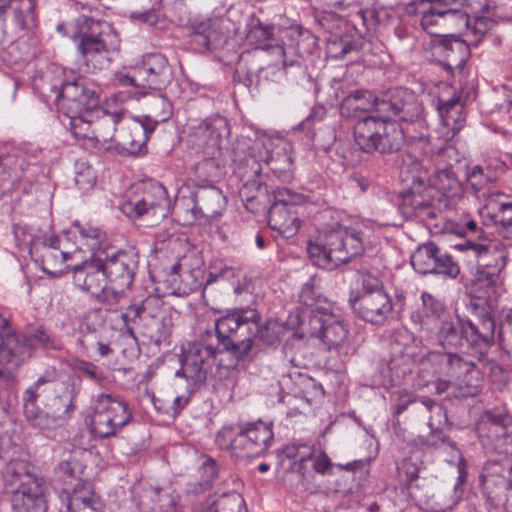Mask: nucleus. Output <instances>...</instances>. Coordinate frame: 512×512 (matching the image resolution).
<instances>
[{
	"label": "nucleus",
	"instance_id": "nucleus-9",
	"mask_svg": "<svg viewBox=\"0 0 512 512\" xmlns=\"http://www.w3.org/2000/svg\"><path fill=\"white\" fill-rule=\"evenodd\" d=\"M390 116H366L354 125V139L366 153L391 154L400 150L404 143V132Z\"/></svg>",
	"mask_w": 512,
	"mask_h": 512
},
{
	"label": "nucleus",
	"instance_id": "nucleus-35",
	"mask_svg": "<svg viewBox=\"0 0 512 512\" xmlns=\"http://www.w3.org/2000/svg\"><path fill=\"white\" fill-rule=\"evenodd\" d=\"M445 304L436 296L428 292L421 293V307L411 313V321L423 329L432 321L447 318Z\"/></svg>",
	"mask_w": 512,
	"mask_h": 512
},
{
	"label": "nucleus",
	"instance_id": "nucleus-37",
	"mask_svg": "<svg viewBox=\"0 0 512 512\" xmlns=\"http://www.w3.org/2000/svg\"><path fill=\"white\" fill-rule=\"evenodd\" d=\"M438 111L443 124L450 128L453 133L461 130L465 121L464 117V103L460 96L454 94L449 98L443 96L438 99Z\"/></svg>",
	"mask_w": 512,
	"mask_h": 512
},
{
	"label": "nucleus",
	"instance_id": "nucleus-24",
	"mask_svg": "<svg viewBox=\"0 0 512 512\" xmlns=\"http://www.w3.org/2000/svg\"><path fill=\"white\" fill-rule=\"evenodd\" d=\"M137 74L143 87L155 90L167 87L173 79L172 67L161 53H150L143 56L141 64L137 67Z\"/></svg>",
	"mask_w": 512,
	"mask_h": 512
},
{
	"label": "nucleus",
	"instance_id": "nucleus-36",
	"mask_svg": "<svg viewBox=\"0 0 512 512\" xmlns=\"http://www.w3.org/2000/svg\"><path fill=\"white\" fill-rule=\"evenodd\" d=\"M101 116H96L93 123V140L100 143L106 149L109 144H115L122 112H105L99 108Z\"/></svg>",
	"mask_w": 512,
	"mask_h": 512
},
{
	"label": "nucleus",
	"instance_id": "nucleus-39",
	"mask_svg": "<svg viewBox=\"0 0 512 512\" xmlns=\"http://www.w3.org/2000/svg\"><path fill=\"white\" fill-rule=\"evenodd\" d=\"M146 500L152 512H177L179 495L170 489L150 487L145 490L141 504H146Z\"/></svg>",
	"mask_w": 512,
	"mask_h": 512
},
{
	"label": "nucleus",
	"instance_id": "nucleus-23",
	"mask_svg": "<svg viewBox=\"0 0 512 512\" xmlns=\"http://www.w3.org/2000/svg\"><path fill=\"white\" fill-rule=\"evenodd\" d=\"M138 254L134 251H118L103 261L108 281L120 290L129 289L138 268Z\"/></svg>",
	"mask_w": 512,
	"mask_h": 512
},
{
	"label": "nucleus",
	"instance_id": "nucleus-48",
	"mask_svg": "<svg viewBox=\"0 0 512 512\" xmlns=\"http://www.w3.org/2000/svg\"><path fill=\"white\" fill-rule=\"evenodd\" d=\"M433 258L435 268L431 274H440L451 279H455L459 275L460 267L458 263L453 260L451 255L442 251L437 245Z\"/></svg>",
	"mask_w": 512,
	"mask_h": 512
},
{
	"label": "nucleus",
	"instance_id": "nucleus-50",
	"mask_svg": "<svg viewBox=\"0 0 512 512\" xmlns=\"http://www.w3.org/2000/svg\"><path fill=\"white\" fill-rule=\"evenodd\" d=\"M495 180V173L480 165L474 166L467 175L468 183L476 192L484 189L489 183H492Z\"/></svg>",
	"mask_w": 512,
	"mask_h": 512
},
{
	"label": "nucleus",
	"instance_id": "nucleus-18",
	"mask_svg": "<svg viewBox=\"0 0 512 512\" xmlns=\"http://www.w3.org/2000/svg\"><path fill=\"white\" fill-rule=\"evenodd\" d=\"M37 170L36 164L21 150L0 154V194L13 189L21 181L32 183Z\"/></svg>",
	"mask_w": 512,
	"mask_h": 512
},
{
	"label": "nucleus",
	"instance_id": "nucleus-54",
	"mask_svg": "<svg viewBox=\"0 0 512 512\" xmlns=\"http://www.w3.org/2000/svg\"><path fill=\"white\" fill-rule=\"evenodd\" d=\"M72 368L75 372L80 373L82 376L95 382H102L105 380V376L100 367L92 362L75 359L72 362Z\"/></svg>",
	"mask_w": 512,
	"mask_h": 512
},
{
	"label": "nucleus",
	"instance_id": "nucleus-10",
	"mask_svg": "<svg viewBox=\"0 0 512 512\" xmlns=\"http://www.w3.org/2000/svg\"><path fill=\"white\" fill-rule=\"evenodd\" d=\"M287 325L296 329L295 334L303 339L307 335L321 339L329 347L339 346L347 338L345 325L324 308H316L307 315L306 312L292 311Z\"/></svg>",
	"mask_w": 512,
	"mask_h": 512
},
{
	"label": "nucleus",
	"instance_id": "nucleus-17",
	"mask_svg": "<svg viewBox=\"0 0 512 512\" xmlns=\"http://www.w3.org/2000/svg\"><path fill=\"white\" fill-rule=\"evenodd\" d=\"M273 194L274 201L268 212V224L283 237L290 238L300 228L295 195L287 188H278Z\"/></svg>",
	"mask_w": 512,
	"mask_h": 512
},
{
	"label": "nucleus",
	"instance_id": "nucleus-16",
	"mask_svg": "<svg viewBox=\"0 0 512 512\" xmlns=\"http://www.w3.org/2000/svg\"><path fill=\"white\" fill-rule=\"evenodd\" d=\"M225 206V197L220 189L215 186L201 188L193 198H181L175 203V212L183 215L185 223H192L201 217H214Z\"/></svg>",
	"mask_w": 512,
	"mask_h": 512
},
{
	"label": "nucleus",
	"instance_id": "nucleus-40",
	"mask_svg": "<svg viewBox=\"0 0 512 512\" xmlns=\"http://www.w3.org/2000/svg\"><path fill=\"white\" fill-rule=\"evenodd\" d=\"M269 166L270 170L281 180L288 181L293 177V158L289 152V145L282 143V146L275 153L262 159Z\"/></svg>",
	"mask_w": 512,
	"mask_h": 512
},
{
	"label": "nucleus",
	"instance_id": "nucleus-8",
	"mask_svg": "<svg viewBox=\"0 0 512 512\" xmlns=\"http://www.w3.org/2000/svg\"><path fill=\"white\" fill-rule=\"evenodd\" d=\"M52 381L48 376H40L23 393V406L26 419L35 427L40 429H54L64 425L74 411L76 391L66 389L62 394L50 399L45 409L38 408L36 402L41 393L45 392V385Z\"/></svg>",
	"mask_w": 512,
	"mask_h": 512
},
{
	"label": "nucleus",
	"instance_id": "nucleus-56",
	"mask_svg": "<svg viewBox=\"0 0 512 512\" xmlns=\"http://www.w3.org/2000/svg\"><path fill=\"white\" fill-rule=\"evenodd\" d=\"M79 233L84 241L92 251L100 249L102 241L105 240L106 234L97 227L90 225H83L79 227Z\"/></svg>",
	"mask_w": 512,
	"mask_h": 512
},
{
	"label": "nucleus",
	"instance_id": "nucleus-1",
	"mask_svg": "<svg viewBox=\"0 0 512 512\" xmlns=\"http://www.w3.org/2000/svg\"><path fill=\"white\" fill-rule=\"evenodd\" d=\"M260 314L253 308H236L216 320L215 332L207 330L200 341L189 345L182 361V367L176 371V377L187 381L189 395L200 387L208 377L223 378L229 373L228 367L213 363L217 354L230 353L236 360H243L252 350L255 338L267 345L280 341L285 332L283 324L270 319L260 325Z\"/></svg>",
	"mask_w": 512,
	"mask_h": 512
},
{
	"label": "nucleus",
	"instance_id": "nucleus-64",
	"mask_svg": "<svg viewBox=\"0 0 512 512\" xmlns=\"http://www.w3.org/2000/svg\"><path fill=\"white\" fill-rule=\"evenodd\" d=\"M202 484L209 485L218 474L216 462L212 458H207L199 468Z\"/></svg>",
	"mask_w": 512,
	"mask_h": 512
},
{
	"label": "nucleus",
	"instance_id": "nucleus-32",
	"mask_svg": "<svg viewBox=\"0 0 512 512\" xmlns=\"http://www.w3.org/2000/svg\"><path fill=\"white\" fill-rule=\"evenodd\" d=\"M150 204V215L152 225L167 217L170 201L165 187L156 181H148L137 185L134 188Z\"/></svg>",
	"mask_w": 512,
	"mask_h": 512
},
{
	"label": "nucleus",
	"instance_id": "nucleus-53",
	"mask_svg": "<svg viewBox=\"0 0 512 512\" xmlns=\"http://www.w3.org/2000/svg\"><path fill=\"white\" fill-rule=\"evenodd\" d=\"M75 183L83 191L90 190L96 182V173L87 162H78L76 164Z\"/></svg>",
	"mask_w": 512,
	"mask_h": 512
},
{
	"label": "nucleus",
	"instance_id": "nucleus-44",
	"mask_svg": "<svg viewBox=\"0 0 512 512\" xmlns=\"http://www.w3.org/2000/svg\"><path fill=\"white\" fill-rule=\"evenodd\" d=\"M243 429L251 438L255 452L258 455L265 453L274 437L272 424L258 421L246 424Z\"/></svg>",
	"mask_w": 512,
	"mask_h": 512
},
{
	"label": "nucleus",
	"instance_id": "nucleus-6",
	"mask_svg": "<svg viewBox=\"0 0 512 512\" xmlns=\"http://www.w3.org/2000/svg\"><path fill=\"white\" fill-rule=\"evenodd\" d=\"M418 374L425 381L436 377L453 379L459 385L461 397L477 395L482 381L477 359L464 358L456 352L427 353L419 360Z\"/></svg>",
	"mask_w": 512,
	"mask_h": 512
},
{
	"label": "nucleus",
	"instance_id": "nucleus-15",
	"mask_svg": "<svg viewBox=\"0 0 512 512\" xmlns=\"http://www.w3.org/2000/svg\"><path fill=\"white\" fill-rule=\"evenodd\" d=\"M495 22L486 16L470 18L462 7L444 9V38H456L454 33H460L468 45L477 47Z\"/></svg>",
	"mask_w": 512,
	"mask_h": 512
},
{
	"label": "nucleus",
	"instance_id": "nucleus-60",
	"mask_svg": "<svg viewBox=\"0 0 512 512\" xmlns=\"http://www.w3.org/2000/svg\"><path fill=\"white\" fill-rule=\"evenodd\" d=\"M357 49L358 46L356 43L349 39H340L339 41L333 42L330 46V51L336 59H342L347 54Z\"/></svg>",
	"mask_w": 512,
	"mask_h": 512
},
{
	"label": "nucleus",
	"instance_id": "nucleus-33",
	"mask_svg": "<svg viewBox=\"0 0 512 512\" xmlns=\"http://www.w3.org/2000/svg\"><path fill=\"white\" fill-rule=\"evenodd\" d=\"M216 442L221 447L229 448L232 456L237 459H249L259 456L252 447L253 442H251V438L243 428L238 432H234V429L231 427L223 428L218 432Z\"/></svg>",
	"mask_w": 512,
	"mask_h": 512
},
{
	"label": "nucleus",
	"instance_id": "nucleus-27",
	"mask_svg": "<svg viewBox=\"0 0 512 512\" xmlns=\"http://www.w3.org/2000/svg\"><path fill=\"white\" fill-rule=\"evenodd\" d=\"M73 281L80 289L94 296L99 295L108 281L103 261L97 259L75 265L73 267Z\"/></svg>",
	"mask_w": 512,
	"mask_h": 512
},
{
	"label": "nucleus",
	"instance_id": "nucleus-12",
	"mask_svg": "<svg viewBox=\"0 0 512 512\" xmlns=\"http://www.w3.org/2000/svg\"><path fill=\"white\" fill-rule=\"evenodd\" d=\"M455 248L470 249L478 257V267L473 279L474 285L479 288H491L497 284L508 257L505 246L500 241H489L486 244L466 241L463 244H457Z\"/></svg>",
	"mask_w": 512,
	"mask_h": 512
},
{
	"label": "nucleus",
	"instance_id": "nucleus-34",
	"mask_svg": "<svg viewBox=\"0 0 512 512\" xmlns=\"http://www.w3.org/2000/svg\"><path fill=\"white\" fill-rule=\"evenodd\" d=\"M12 10V22L20 29H31L36 25L35 0H0V17Z\"/></svg>",
	"mask_w": 512,
	"mask_h": 512
},
{
	"label": "nucleus",
	"instance_id": "nucleus-59",
	"mask_svg": "<svg viewBox=\"0 0 512 512\" xmlns=\"http://www.w3.org/2000/svg\"><path fill=\"white\" fill-rule=\"evenodd\" d=\"M283 452L287 458L300 462V471L304 468L303 465L307 459H310L312 456V451L307 445H289Z\"/></svg>",
	"mask_w": 512,
	"mask_h": 512
},
{
	"label": "nucleus",
	"instance_id": "nucleus-43",
	"mask_svg": "<svg viewBox=\"0 0 512 512\" xmlns=\"http://www.w3.org/2000/svg\"><path fill=\"white\" fill-rule=\"evenodd\" d=\"M120 209L124 215L131 220L144 219L152 225V216L150 215V204L135 189L127 196V199L121 204Z\"/></svg>",
	"mask_w": 512,
	"mask_h": 512
},
{
	"label": "nucleus",
	"instance_id": "nucleus-30",
	"mask_svg": "<svg viewBox=\"0 0 512 512\" xmlns=\"http://www.w3.org/2000/svg\"><path fill=\"white\" fill-rule=\"evenodd\" d=\"M167 312L170 311L164 307L163 301L160 298L148 296L140 303L129 306L122 315V318L127 326V331L132 334L133 329L129 326V323L137 324L141 327L157 319L158 315H163Z\"/></svg>",
	"mask_w": 512,
	"mask_h": 512
},
{
	"label": "nucleus",
	"instance_id": "nucleus-55",
	"mask_svg": "<svg viewBox=\"0 0 512 512\" xmlns=\"http://www.w3.org/2000/svg\"><path fill=\"white\" fill-rule=\"evenodd\" d=\"M273 35V27L258 23L250 28L247 33V40L251 45L259 48H266L264 42L269 40Z\"/></svg>",
	"mask_w": 512,
	"mask_h": 512
},
{
	"label": "nucleus",
	"instance_id": "nucleus-21",
	"mask_svg": "<svg viewBox=\"0 0 512 512\" xmlns=\"http://www.w3.org/2000/svg\"><path fill=\"white\" fill-rule=\"evenodd\" d=\"M353 312L362 320L381 325L392 313L393 304L385 291L376 293H357L349 299Z\"/></svg>",
	"mask_w": 512,
	"mask_h": 512
},
{
	"label": "nucleus",
	"instance_id": "nucleus-31",
	"mask_svg": "<svg viewBox=\"0 0 512 512\" xmlns=\"http://www.w3.org/2000/svg\"><path fill=\"white\" fill-rule=\"evenodd\" d=\"M82 472L83 468L77 460L60 462L54 469L55 489L61 490L68 497L81 493L84 487Z\"/></svg>",
	"mask_w": 512,
	"mask_h": 512
},
{
	"label": "nucleus",
	"instance_id": "nucleus-13",
	"mask_svg": "<svg viewBox=\"0 0 512 512\" xmlns=\"http://www.w3.org/2000/svg\"><path fill=\"white\" fill-rule=\"evenodd\" d=\"M512 419L504 408L486 410L480 418L478 433L487 451L502 459L512 454Z\"/></svg>",
	"mask_w": 512,
	"mask_h": 512
},
{
	"label": "nucleus",
	"instance_id": "nucleus-38",
	"mask_svg": "<svg viewBox=\"0 0 512 512\" xmlns=\"http://www.w3.org/2000/svg\"><path fill=\"white\" fill-rule=\"evenodd\" d=\"M470 47H473V45H468L467 40L457 38H442L438 45V49L445 57L446 66L449 69L459 70L464 67L467 61Z\"/></svg>",
	"mask_w": 512,
	"mask_h": 512
},
{
	"label": "nucleus",
	"instance_id": "nucleus-46",
	"mask_svg": "<svg viewBox=\"0 0 512 512\" xmlns=\"http://www.w3.org/2000/svg\"><path fill=\"white\" fill-rule=\"evenodd\" d=\"M436 253V244L427 242L418 246L411 256V265L416 272L420 274H430L435 268L434 256Z\"/></svg>",
	"mask_w": 512,
	"mask_h": 512
},
{
	"label": "nucleus",
	"instance_id": "nucleus-2",
	"mask_svg": "<svg viewBox=\"0 0 512 512\" xmlns=\"http://www.w3.org/2000/svg\"><path fill=\"white\" fill-rule=\"evenodd\" d=\"M375 111L385 116H396L404 122H415L422 117L423 106L418 97L407 89L393 88L380 95L370 90H354L341 102L340 114L346 118Z\"/></svg>",
	"mask_w": 512,
	"mask_h": 512
},
{
	"label": "nucleus",
	"instance_id": "nucleus-26",
	"mask_svg": "<svg viewBox=\"0 0 512 512\" xmlns=\"http://www.w3.org/2000/svg\"><path fill=\"white\" fill-rule=\"evenodd\" d=\"M404 11L408 16H419V25L427 34L444 38V8L430 0H413Z\"/></svg>",
	"mask_w": 512,
	"mask_h": 512
},
{
	"label": "nucleus",
	"instance_id": "nucleus-62",
	"mask_svg": "<svg viewBox=\"0 0 512 512\" xmlns=\"http://www.w3.org/2000/svg\"><path fill=\"white\" fill-rule=\"evenodd\" d=\"M360 282L362 289L358 293L372 294L378 291H384L382 282L370 273H362Z\"/></svg>",
	"mask_w": 512,
	"mask_h": 512
},
{
	"label": "nucleus",
	"instance_id": "nucleus-45",
	"mask_svg": "<svg viewBox=\"0 0 512 512\" xmlns=\"http://www.w3.org/2000/svg\"><path fill=\"white\" fill-rule=\"evenodd\" d=\"M420 415L429 416L428 426L431 431L447 430L449 420L445 408L436 401L423 397V402L419 403Z\"/></svg>",
	"mask_w": 512,
	"mask_h": 512
},
{
	"label": "nucleus",
	"instance_id": "nucleus-22",
	"mask_svg": "<svg viewBox=\"0 0 512 512\" xmlns=\"http://www.w3.org/2000/svg\"><path fill=\"white\" fill-rule=\"evenodd\" d=\"M30 254L42 270L48 275L57 277L64 273V263L69 259L70 254L62 248V239L58 236H51L42 242H35L30 247Z\"/></svg>",
	"mask_w": 512,
	"mask_h": 512
},
{
	"label": "nucleus",
	"instance_id": "nucleus-20",
	"mask_svg": "<svg viewBox=\"0 0 512 512\" xmlns=\"http://www.w3.org/2000/svg\"><path fill=\"white\" fill-rule=\"evenodd\" d=\"M153 125L148 121H136L124 118L120 120L115 144L106 146V150H116L119 153L137 154L146 145L149 135L153 132Z\"/></svg>",
	"mask_w": 512,
	"mask_h": 512
},
{
	"label": "nucleus",
	"instance_id": "nucleus-61",
	"mask_svg": "<svg viewBox=\"0 0 512 512\" xmlns=\"http://www.w3.org/2000/svg\"><path fill=\"white\" fill-rule=\"evenodd\" d=\"M501 348L512 359V320L506 317L499 334Z\"/></svg>",
	"mask_w": 512,
	"mask_h": 512
},
{
	"label": "nucleus",
	"instance_id": "nucleus-14",
	"mask_svg": "<svg viewBox=\"0 0 512 512\" xmlns=\"http://www.w3.org/2000/svg\"><path fill=\"white\" fill-rule=\"evenodd\" d=\"M102 26L100 21L88 17L79 18L76 22L78 50L87 67L93 69H102L110 63V52L102 37Z\"/></svg>",
	"mask_w": 512,
	"mask_h": 512
},
{
	"label": "nucleus",
	"instance_id": "nucleus-41",
	"mask_svg": "<svg viewBox=\"0 0 512 512\" xmlns=\"http://www.w3.org/2000/svg\"><path fill=\"white\" fill-rule=\"evenodd\" d=\"M431 183L435 189L446 197L454 198L461 193V182L458 180L452 166L437 169Z\"/></svg>",
	"mask_w": 512,
	"mask_h": 512
},
{
	"label": "nucleus",
	"instance_id": "nucleus-49",
	"mask_svg": "<svg viewBox=\"0 0 512 512\" xmlns=\"http://www.w3.org/2000/svg\"><path fill=\"white\" fill-rule=\"evenodd\" d=\"M172 104L163 96L156 97L150 104V115L143 120L150 119L153 130L158 123L166 122L172 116Z\"/></svg>",
	"mask_w": 512,
	"mask_h": 512
},
{
	"label": "nucleus",
	"instance_id": "nucleus-28",
	"mask_svg": "<svg viewBox=\"0 0 512 512\" xmlns=\"http://www.w3.org/2000/svg\"><path fill=\"white\" fill-rule=\"evenodd\" d=\"M191 37L201 51L215 50L222 47L227 39L223 29V21L219 18H208L194 22Z\"/></svg>",
	"mask_w": 512,
	"mask_h": 512
},
{
	"label": "nucleus",
	"instance_id": "nucleus-29",
	"mask_svg": "<svg viewBox=\"0 0 512 512\" xmlns=\"http://www.w3.org/2000/svg\"><path fill=\"white\" fill-rule=\"evenodd\" d=\"M481 481L484 490L487 491L488 500L494 504L497 500L496 496L491 495V492L488 491L491 484H499L503 488L512 490V454L507 459L496 456L495 459L489 460L484 467Z\"/></svg>",
	"mask_w": 512,
	"mask_h": 512
},
{
	"label": "nucleus",
	"instance_id": "nucleus-19",
	"mask_svg": "<svg viewBox=\"0 0 512 512\" xmlns=\"http://www.w3.org/2000/svg\"><path fill=\"white\" fill-rule=\"evenodd\" d=\"M32 355V346L24 335L10 328L8 319L0 314V377L5 367H19Z\"/></svg>",
	"mask_w": 512,
	"mask_h": 512
},
{
	"label": "nucleus",
	"instance_id": "nucleus-51",
	"mask_svg": "<svg viewBox=\"0 0 512 512\" xmlns=\"http://www.w3.org/2000/svg\"><path fill=\"white\" fill-rule=\"evenodd\" d=\"M430 202L423 195L414 190L407 191L402 195L403 213L411 214L416 211H425L429 209Z\"/></svg>",
	"mask_w": 512,
	"mask_h": 512
},
{
	"label": "nucleus",
	"instance_id": "nucleus-42",
	"mask_svg": "<svg viewBox=\"0 0 512 512\" xmlns=\"http://www.w3.org/2000/svg\"><path fill=\"white\" fill-rule=\"evenodd\" d=\"M172 327V315L170 312H167L163 315H158L157 319L146 323L140 328L142 329V333L145 337L149 338L156 345H160L162 342L167 341L171 336Z\"/></svg>",
	"mask_w": 512,
	"mask_h": 512
},
{
	"label": "nucleus",
	"instance_id": "nucleus-52",
	"mask_svg": "<svg viewBox=\"0 0 512 512\" xmlns=\"http://www.w3.org/2000/svg\"><path fill=\"white\" fill-rule=\"evenodd\" d=\"M396 399L393 405V414L399 416L408 408H412L415 413H420L419 403L423 402V397H415L412 394L403 391L395 394Z\"/></svg>",
	"mask_w": 512,
	"mask_h": 512
},
{
	"label": "nucleus",
	"instance_id": "nucleus-58",
	"mask_svg": "<svg viewBox=\"0 0 512 512\" xmlns=\"http://www.w3.org/2000/svg\"><path fill=\"white\" fill-rule=\"evenodd\" d=\"M29 336L23 334L29 342H31V339H34L38 341L41 345H43L45 348L58 350L61 348L60 343L54 338H52L45 330H43L41 327L33 328L28 331ZM32 344V343H30ZM33 347V345H31Z\"/></svg>",
	"mask_w": 512,
	"mask_h": 512
},
{
	"label": "nucleus",
	"instance_id": "nucleus-25",
	"mask_svg": "<svg viewBox=\"0 0 512 512\" xmlns=\"http://www.w3.org/2000/svg\"><path fill=\"white\" fill-rule=\"evenodd\" d=\"M227 128L225 118L217 116L206 119L190 135L192 145L205 157L213 158L219 151L222 131Z\"/></svg>",
	"mask_w": 512,
	"mask_h": 512
},
{
	"label": "nucleus",
	"instance_id": "nucleus-11",
	"mask_svg": "<svg viewBox=\"0 0 512 512\" xmlns=\"http://www.w3.org/2000/svg\"><path fill=\"white\" fill-rule=\"evenodd\" d=\"M128 404L111 394L96 397L91 415V432L102 439L116 436L132 421Z\"/></svg>",
	"mask_w": 512,
	"mask_h": 512
},
{
	"label": "nucleus",
	"instance_id": "nucleus-47",
	"mask_svg": "<svg viewBox=\"0 0 512 512\" xmlns=\"http://www.w3.org/2000/svg\"><path fill=\"white\" fill-rule=\"evenodd\" d=\"M299 300L304 306L311 308L310 311H305L307 315L311 314L312 310L320 308L318 304L324 301L325 298L322 295L320 280L316 276L311 277L309 281L303 285L299 294ZM297 311L299 313L304 312L300 310Z\"/></svg>",
	"mask_w": 512,
	"mask_h": 512
},
{
	"label": "nucleus",
	"instance_id": "nucleus-63",
	"mask_svg": "<svg viewBox=\"0 0 512 512\" xmlns=\"http://www.w3.org/2000/svg\"><path fill=\"white\" fill-rule=\"evenodd\" d=\"M495 106L499 111H508L512 105V90L502 86L494 93Z\"/></svg>",
	"mask_w": 512,
	"mask_h": 512
},
{
	"label": "nucleus",
	"instance_id": "nucleus-7",
	"mask_svg": "<svg viewBox=\"0 0 512 512\" xmlns=\"http://www.w3.org/2000/svg\"><path fill=\"white\" fill-rule=\"evenodd\" d=\"M14 512H47L44 479L23 460L10 461L3 472Z\"/></svg>",
	"mask_w": 512,
	"mask_h": 512
},
{
	"label": "nucleus",
	"instance_id": "nucleus-5",
	"mask_svg": "<svg viewBox=\"0 0 512 512\" xmlns=\"http://www.w3.org/2000/svg\"><path fill=\"white\" fill-rule=\"evenodd\" d=\"M56 100L59 110L69 118L72 134L79 139L93 140V116L99 114L97 87L84 78L66 81Z\"/></svg>",
	"mask_w": 512,
	"mask_h": 512
},
{
	"label": "nucleus",
	"instance_id": "nucleus-3",
	"mask_svg": "<svg viewBox=\"0 0 512 512\" xmlns=\"http://www.w3.org/2000/svg\"><path fill=\"white\" fill-rule=\"evenodd\" d=\"M494 330L495 322L488 312L479 315L476 321L449 316L441 320L435 338L445 352H454L466 343L473 353L462 356L477 359L478 365L493 343Z\"/></svg>",
	"mask_w": 512,
	"mask_h": 512
},
{
	"label": "nucleus",
	"instance_id": "nucleus-4",
	"mask_svg": "<svg viewBox=\"0 0 512 512\" xmlns=\"http://www.w3.org/2000/svg\"><path fill=\"white\" fill-rule=\"evenodd\" d=\"M364 252V239L360 230L335 224L322 229L307 244V253L319 268L334 270Z\"/></svg>",
	"mask_w": 512,
	"mask_h": 512
},
{
	"label": "nucleus",
	"instance_id": "nucleus-57",
	"mask_svg": "<svg viewBox=\"0 0 512 512\" xmlns=\"http://www.w3.org/2000/svg\"><path fill=\"white\" fill-rule=\"evenodd\" d=\"M68 512H97L95 502L92 497H84L83 495L75 494L69 497L67 505Z\"/></svg>",
	"mask_w": 512,
	"mask_h": 512
}]
</instances>
